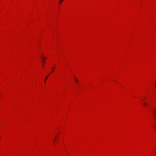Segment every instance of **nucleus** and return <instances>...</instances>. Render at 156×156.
I'll return each instance as SVG.
<instances>
[{"label": "nucleus", "instance_id": "obj_1", "mask_svg": "<svg viewBox=\"0 0 156 156\" xmlns=\"http://www.w3.org/2000/svg\"><path fill=\"white\" fill-rule=\"evenodd\" d=\"M153 113L154 114L153 115V117H154V120L155 121V123L154 124V125L156 127V111H155L154 109Z\"/></svg>", "mask_w": 156, "mask_h": 156}, {"label": "nucleus", "instance_id": "obj_2", "mask_svg": "<svg viewBox=\"0 0 156 156\" xmlns=\"http://www.w3.org/2000/svg\"><path fill=\"white\" fill-rule=\"evenodd\" d=\"M48 76H49V75H48V76H46V77L45 78V80H44V82L45 83L46 82V80L47 79Z\"/></svg>", "mask_w": 156, "mask_h": 156}, {"label": "nucleus", "instance_id": "obj_3", "mask_svg": "<svg viewBox=\"0 0 156 156\" xmlns=\"http://www.w3.org/2000/svg\"><path fill=\"white\" fill-rule=\"evenodd\" d=\"M143 104L144 106H145L147 105V103H144Z\"/></svg>", "mask_w": 156, "mask_h": 156}, {"label": "nucleus", "instance_id": "obj_4", "mask_svg": "<svg viewBox=\"0 0 156 156\" xmlns=\"http://www.w3.org/2000/svg\"><path fill=\"white\" fill-rule=\"evenodd\" d=\"M42 60H44L46 59V58L43 57L42 58Z\"/></svg>", "mask_w": 156, "mask_h": 156}, {"label": "nucleus", "instance_id": "obj_5", "mask_svg": "<svg viewBox=\"0 0 156 156\" xmlns=\"http://www.w3.org/2000/svg\"><path fill=\"white\" fill-rule=\"evenodd\" d=\"M75 82H76V83H77L78 82V80L76 79H75Z\"/></svg>", "mask_w": 156, "mask_h": 156}, {"label": "nucleus", "instance_id": "obj_6", "mask_svg": "<svg viewBox=\"0 0 156 156\" xmlns=\"http://www.w3.org/2000/svg\"><path fill=\"white\" fill-rule=\"evenodd\" d=\"M63 0H59V4H61V2H62L63 1Z\"/></svg>", "mask_w": 156, "mask_h": 156}, {"label": "nucleus", "instance_id": "obj_7", "mask_svg": "<svg viewBox=\"0 0 156 156\" xmlns=\"http://www.w3.org/2000/svg\"><path fill=\"white\" fill-rule=\"evenodd\" d=\"M55 67H54V69H53L52 71H54V69H55Z\"/></svg>", "mask_w": 156, "mask_h": 156}, {"label": "nucleus", "instance_id": "obj_8", "mask_svg": "<svg viewBox=\"0 0 156 156\" xmlns=\"http://www.w3.org/2000/svg\"><path fill=\"white\" fill-rule=\"evenodd\" d=\"M43 63L44 62H43H43H42Z\"/></svg>", "mask_w": 156, "mask_h": 156}]
</instances>
